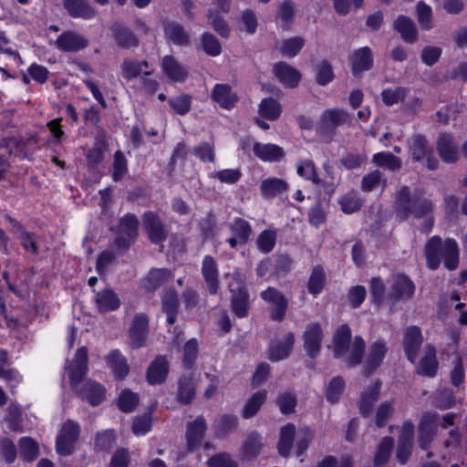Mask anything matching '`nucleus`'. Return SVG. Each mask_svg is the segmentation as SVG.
I'll list each match as a JSON object with an SVG mask.
<instances>
[{"label": "nucleus", "mask_w": 467, "mask_h": 467, "mask_svg": "<svg viewBox=\"0 0 467 467\" xmlns=\"http://www.w3.org/2000/svg\"><path fill=\"white\" fill-rule=\"evenodd\" d=\"M72 388L92 406L100 404L106 398V389L99 382L86 380L80 387L88 371V352L85 348L78 349L72 362L66 368Z\"/></svg>", "instance_id": "obj_1"}, {"label": "nucleus", "mask_w": 467, "mask_h": 467, "mask_svg": "<svg viewBox=\"0 0 467 467\" xmlns=\"http://www.w3.org/2000/svg\"><path fill=\"white\" fill-rule=\"evenodd\" d=\"M427 266L436 270L441 261L446 269L455 270L459 265V246L454 239H446L444 243L440 236H432L425 245Z\"/></svg>", "instance_id": "obj_2"}, {"label": "nucleus", "mask_w": 467, "mask_h": 467, "mask_svg": "<svg viewBox=\"0 0 467 467\" xmlns=\"http://www.w3.org/2000/svg\"><path fill=\"white\" fill-rule=\"evenodd\" d=\"M336 358H343L349 366L359 364L363 358L365 341L359 336L351 341V330L348 326L341 325L333 335L329 346Z\"/></svg>", "instance_id": "obj_3"}, {"label": "nucleus", "mask_w": 467, "mask_h": 467, "mask_svg": "<svg viewBox=\"0 0 467 467\" xmlns=\"http://www.w3.org/2000/svg\"><path fill=\"white\" fill-rule=\"evenodd\" d=\"M397 208L403 217L413 215L421 217L431 212L432 204L430 200L421 197L419 193L410 195L407 187H403L397 196Z\"/></svg>", "instance_id": "obj_4"}, {"label": "nucleus", "mask_w": 467, "mask_h": 467, "mask_svg": "<svg viewBox=\"0 0 467 467\" xmlns=\"http://www.w3.org/2000/svg\"><path fill=\"white\" fill-rule=\"evenodd\" d=\"M79 436L78 423L67 420L65 422L57 437V451L60 455H68L73 452L75 443Z\"/></svg>", "instance_id": "obj_5"}, {"label": "nucleus", "mask_w": 467, "mask_h": 467, "mask_svg": "<svg viewBox=\"0 0 467 467\" xmlns=\"http://www.w3.org/2000/svg\"><path fill=\"white\" fill-rule=\"evenodd\" d=\"M261 297L271 307V318L282 321L288 306V300L285 296L275 288L268 287L261 292Z\"/></svg>", "instance_id": "obj_6"}, {"label": "nucleus", "mask_w": 467, "mask_h": 467, "mask_svg": "<svg viewBox=\"0 0 467 467\" xmlns=\"http://www.w3.org/2000/svg\"><path fill=\"white\" fill-rule=\"evenodd\" d=\"M439 415L436 412H425L420 421L419 443L421 449L427 450L437 433Z\"/></svg>", "instance_id": "obj_7"}, {"label": "nucleus", "mask_w": 467, "mask_h": 467, "mask_svg": "<svg viewBox=\"0 0 467 467\" xmlns=\"http://www.w3.org/2000/svg\"><path fill=\"white\" fill-rule=\"evenodd\" d=\"M414 292L412 282L405 275H397L391 279L390 289L388 293L389 305L410 298Z\"/></svg>", "instance_id": "obj_8"}, {"label": "nucleus", "mask_w": 467, "mask_h": 467, "mask_svg": "<svg viewBox=\"0 0 467 467\" xmlns=\"http://www.w3.org/2000/svg\"><path fill=\"white\" fill-rule=\"evenodd\" d=\"M149 332V318L143 314H137L129 329L130 345L134 348H141L145 345Z\"/></svg>", "instance_id": "obj_9"}, {"label": "nucleus", "mask_w": 467, "mask_h": 467, "mask_svg": "<svg viewBox=\"0 0 467 467\" xmlns=\"http://www.w3.org/2000/svg\"><path fill=\"white\" fill-rule=\"evenodd\" d=\"M350 120L349 114L342 109H327L319 117L318 126L324 131H332Z\"/></svg>", "instance_id": "obj_10"}, {"label": "nucleus", "mask_w": 467, "mask_h": 467, "mask_svg": "<svg viewBox=\"0 0 467 467\" xmlns=\"http://www.w3.org/2000/svg\"><path fill=\"white\" fill-rule=\"evenodd\" d=\"M138 221L134 215L127 214L120 219L119 236L115 244L119 249H125L137 236Z\"/></svg>", "instance_id": "obj_11"}, {"label": "nucleus", "mask_w": 467, "mask_h": 467, "mask_svg": "<svg viewBox=\"0 0 467 467\" xmlns=\"http://www.w3.org/2000/svg\"><path fill=\"white\" fill-rule=\"evenodd\" d=\"M410 151L413 160L425 161L430 170H434L438 166V161L432 156L427 147L426 140L423 137L414 136L410 141Z\"/></svg>", "instance_id": "obj_12"}, {"label": "nucleus", "mask_w": 467, "mask_h": 467, "mask_svg": "<svg viewBox=\"0 0 467 467\" xmlns=\"http://www.w3.org/2000/svg\"><path fill=\"white\" fill-rule=\"evenodd\" d=\"M304 347L310 358H316L320 351V346L323 339V332L319 324L311 323L303 334Z\"/></svg>", "instance_id": "obj_13"}, {"label": "nucleus", "mask_w": 467, "mask_h": 467, "mask_svg": "<svg viewBox=\"0 0 467 467\" xmlns=\"http://www.w3.org/2000/svg\"><path fill=\"white\" fill-rule=\"evenodd\" d=\"M422 341L421 331L418 327L411 326L406 329L403 337V348L407 358L411 363L416 362L418 351L421 347Z\"/></svg>", "instance_id": "obj_14"}, {"label": "nucleus", "mask_w": 467, "mask_h": 467, "mask_svg": "<svg viewBox=\"0 0 467 467\" xmlns=\"http://www.w3.org/2000/svg\"><path fill=\"white\" fill-rule=\"evenodd\" d=\"M414 425L411 421H405L401 426L400 435L397 449V459L405 463L409 459L413 442Z\"/></svg>", "instance_id": "obj_15"}, {"label": "nucleus", "mask_w": 467, "mask_h": 467, "mask_svg": "<svg viewBox=\"0 0 467 467\" xmlns=\"http://www.w3.org/2000/svg\"><path fill=\"white\" fill-rule=\"evenodd\" d=\"M161 70L172 82H184L188 78V69L172 56H165L161 61Z\"/></svg>", "instance_id": "obj_16"}, {"label": "nucleus", "mask_w": 467, "mask_h": 467, "mask_svg": "<svg viewBox=\"0 0 467 467\" xmlns=\"http://www.w3.org/2000/svg\"><path fill=\"white\" fill-rule=\"evenodd\" d=\"M349 59L352 72L356 77H358L364 71L370 69L373 65L372 52L367 47L355 50L350 55Z\"/></svg>", "instance_id": "obj_17"}, {"label": "nucleus", "mask_w": 467, "mask_h": 467, "mask_svg": "<svg viewBox=\"0 0 467 467\" xmlns=\"http://www.w3.org/2000/svg\"><path fill=\"white\" fill-rule=\"evenodd\" d=\"M273 73L286 88L296 87L301 79L299 71L284 62L275 64Z\"/></svg>", "instance_id": "obj_18"}, {"label": "nucleus", "mask_w": 467, "mask_h": 467, "mask_svg": "<svg viewBox=\"0 0 467 467\" xmlns=\"http://www.w3.org/2000/svg\"><path fill=\"white\" fill-rule=\"evenodd\" d=\"M143 228L149 238L154 244L161 243L166 237V231L160 218L153 213H147L143 216Z\"/></svg>", "instance_id": "obj_19"}, {"label": "nucleus", "mask_w": 467, "mask_h": 467, "mask_svg": "<svg viewBox=\"0 0 467 467\" xmlns=\"http://www.w3.org/2000/svg\"><path fill=\"white\" fill-rule=\"evenodd\" d=\"M388 351L386 343L378 339L368 348L365 369L368 374L372 373L383 361Z\"/></svg>", "instance_id": "obj_20"}, {"label": "nucleus", "mask_w": 467, "mask_h": 467, "mask_svg": "<svg viewBox=\"0 0 467 467\" xmlns=\"http://www.w3.org/2000/svg\"><path fill=\"white\" fill-rule=\"evenodd\" d=\"M294 342L295 337L292 333L285 334L282 340L272 342L268 349V358L272 361L285 358L291 352Z\"/></svg>", "instance_id": "obj_21"}, {"label": "nucleus", "mask_w": 467, "mask_h": 467, "mask_svg": "<svg viewBox=\"0 0 467 467\" xmlns=\"http://www.w3.org/2000/svg\"><path fill=\"white\" fill-rule=\"evenodd\" d=\"M94 302L96 308L100 313L115 311L120 306L119 296L111 289L98 292L95 296Z\"/></svg>", "instance_id": "obj_22"}, {"label": "nucleus", "mask_w": 467, "mask_h": 467, "mask_svg": "<svg viewBox=\"0 0 467 467\" xmlns=\"http://www.w3.org/2000/svg\"><path fill=\"white\" fill-rule=\"evenodd\" d=\"M169 373V362L163 356L157 357L147 370V380L151 385L162 383Z\"/></svg>", "instance_id": "obj_23"}, {"label": "nucleus", "mask_w": 467, "mask_h": 467, "mask_svg": "<svg viewBox=\"0 0 467 467\" xmlns=\"http://www.w3.org/2000/svg\"><path fill=\"white\" fill-rule=\"evenodd\" d=\"M56 46L64 52H77L87 47V40L74 32H65L57 38Z\"/></svg>", "instance_id": "obj_24"}, {"label": "nucleus", "mask_w": 467, "mask_h": 467, "mask_svg": "<svg viewBox=\"0 0 467 467\" xmlns=\"http://www.w3.org/2000/svg\"><path fill=\"white\" fill-rule=\"evenodd\" d=\"M437 149L441 160L447 163L454 162L459 158V150L449 134H441L437 140Z\"/></svg>", "instance_id": "obj_25"}, {"label": "nucleus", "mask_w": 467, "mask_h": 467, "mask_svg": "<svg viewBox=\"0 0 467 467\" xmlns=\"http://www.w3.org/2000/svg\"><path fill=\"white\" fill-rule=\"evenodd\" d=\"M379 381L372 383L364 389L358 402L359 411L362 415L368 416L372 412L373 406L379 397Z\"/></svg>", "instance_id": "obj_26"}, {"label": "nucleus", "mask_w": 467, "mask_h": 467, "mask_svg": "<svg viewBox=\"0 0 467 467\" xmlns=\"http://www.w3.org/2000/svg\"><path fill=\"white\" fill-rule=\"evenodd\" d=\"M212 98L225 109L234 108L238 100L237 95L228 84H216L212 91Z\"/></svg>", "instance_id": "obj_27"}, {"label": "nucleus", "mask_w": 467, "mask_h": 467, "mask_svg": "<svg viewBox=\"0 0 467 467\" xmlns=\"http://www.w3.org/2000/svg\"><path fill=\"white\" fill-rule=\"evenodd\" d=\"M202 274L211 294H216L219 288L218 269L215 260L210 256H204L202 265Z\"/></svg>", "instance_id": "obj_28"}, {"label": "nucleus", "mask_w": 467, "mask_h": 467, "mask_svg": "<svg viewBox=\"0 0 467 467\" xmlns=\"http://www.w3.org/2000/svg\"><path fill=\"white\" fill-rule=\"evenodd\" d=\"M206 424L202 417H198L194 421L189 424L186 432L189 451H193L200 446L204 436Z\"/></svg>", "instance_id": "obj_29"}, {"label": "nucleus", "mask_w": 467, "mask_h": 467, "mask_svg": "<svg viewBox=\"0 0 467 467\" xmlns=\"http://www.w3.org/2000/svg\"><path fill=\"white\" fill-rule=\"evenodd\" d=\"M437 368L436 351L433 347L426 346L423 357L420 358L417 367V372L422 376L434 377Z\"/></svg>", "instance_id": "obj_30"}, {"label": "nucleus", "mask_w": 467, "mask_h": 467, "mask_svg": "<svg viewBox=\"0 0 467 467\" xmlns=\"http://www.w3.org/2000/svg\"><path fill=\"white\" fill-rule=\"evenodd\" d=\"M253 150L255 156L263 161H278L285 155L282 148L271 143L263 144L256 142L254 143Z\"/></svg>", "instance_id": "obj_31"}, {"label": "nucleus", "mask_w": 467, "mask_h": 467, "mask_svg": "<svg viewBox=\"0 0 467 467\" xmlns=\"http://www.w3.org/2000/svg\"><path fill=\"white\" fill-rule=\"evenodd\" d=\"M288 183L277 177H269L262 181L260 184V192L264 197L270 198L287 192Z\"/></svg>", "instance_id": "obj_32"}, {"label": "nucleus", "mask_w": 467, "mask_h": 467, "mask_svg": "<svg viewBox=\"0 0 467 467\" xmlns=\"http://www.w3.org/2000/svg\"><path fill=\"white\" fill-rule=\"evenodd\" d=\"M106 362L118 379H122L128 375L127 359L119 350L109 352L106 357Z\"/></svg>", "instance_id": "obj_33"}, {"label": "nucleus", "mask_w": 467, "mask_h": 467, "mask_svg": "<svg viewBox=\"0 0 467 467\" xmlns=\"http://www.w3.org/2000/svg\"><path fill=\"white\" fill-rule=\"evenodd\" d=\"M173 277L172 273L167 269H152L142 280V285L147 291H154L166 281Z\"/></svg>", "instance_id": "obj_34"}, {"label": "nucleus", "mask_w": 467, "mask_h": 467, "mask_svg": "<svg viewBox=\"0 0 467 467\" xmlns=\"http://www.w3.org/2000/svg\"><path fill=\"white\" fill-rule=\"evenodd\" d=\"M64 6L73 17L89 19L94 16V10L86 0H65Z\"/></svg>", "instance_id": "obj_35"}, {"label": "nucleus", "mask_w": 467, "mask_h": 467, "mask_svg": "<svg viewBox=\"0 0 467 467\" xmlns=\"http://www.w3.org/2000/svg\"><path fill=\"white\" fill-rule=\"evenodd\" d=\"M267 398V391L263 389L253 394L244 405L242 410V416L244 419H249L254 416L265 402Z\"/></svg>", "instance_id": "obj_36"}, {"label": "nucleus", "mask_w": 467, "mask_h": 467, "mask_svg": "<svg viewBox=\"0 0 467 467\" xmlns=\"http://www.w3.org/2000/svg\"><path fill=\"white\" fill-rule=\"evenodd\" d=\"M394 28L406 42L412 43L417 38L416 26L411 19L406 16H399L394 22Z\"/></svg>", "instance_id": "obj_37"}, {"label": "nucleus", "mask_w": 467, "mask_h": 467, "mask_svg": "<svg viewBox=\"0 0 467 467\" xmlns=\"http://www.w3.org/2000/svg\"><path fill=\"white\" fill-rule=\"evenodd\" d=\"M296 434L295 425L288 423L285 425L280 431V439L278 441V451L279 453L286 457L289 455L292 444Z\"/></svg>", "instance_id": "obj_38"}, {"label": "nucleus", "mask_w": 467, "mask_h": 467, "mask_svg": "<svg viewBox=\"0 0 467 467\" xmlns=\"http://www.w3.org/2000/svg\"><path fill=\"white\" fill-rule=\"evenodd\" d=\"M281 112L282 108L280 103L272 98L264 99L258 107L259 115L268 120L278 119Z\"/></svg>", "instance_id": "obj_39"}, {"label": "nucleus", "mask_w": 467, "mask_h": 467, "mask_svg": "<svg viewBox=\"0 0 467 467\" xmlns=\"http://www.w3.org/2000/svg\"><path fill=\"white\" fill-rule=\"evenodd\" d=\"M167 38L175 45L188 44L190 36L183 26L177 23H170L165 26Z\"/></svg>", "instance_id": "obj_40"}, {"label": "nucleus", "mask_w": 467, "mask_h": 467, "mask_svg": "<svg viewBox=\"0 0 467 467\" xmlns=\"http://www.w3.org/2000/svg\"><path fill=\"white\" fill-rule=\"evenodd\" d=\"M143 67L148 68V62H138L135 60H125L121 66L122 75L127 79L137 78L140 74L149 76L150 71H143Z\"/></svg>", "instance_id": "obj_41"}, {"label": "nucleus", "mask_w": 467, "mask_h": 467, "mask_svg": "<svg viewBox=\"0 0 467 467\" xmlns=\"http://www.w3.org/2000/svg\"><path fill=\"white\" fill-rule=\"evenodd\" d=\"M178 298L174 291H168L162 299V310L167 314V322L172 325L176 320Z\"/></svg>", "instance_id": "obj_42"}, {"label": "nucleus", "mask_w": 467, "mask_h": 467, "mask_svg": "<svg viewBox=\"0 0 467 467\" xmlns=\"http://www.w3.org/2000/svg\"><path fill=\"white\" fill-rule=\"evenodd\" d=\"M394 445V440L389 437L383 438L379 442L375 457L374 465L379 467L385 464L390 455L391 450Z\"/></svg>", "instance_id": "obj_43"}, {"label": "nucleus", "mask_w": 467, "mask_h": 467, "mask_svg": "<svg viewBox=\"0 0 467 467\" xmlns=\"http://www.w3.org/2000/svg\"><path fill=\"white\" fill-rule=\"evenodd\" d=\"M325 282L326 276L324 270L319 266L315 267L308 280V292L314 296H317L322 292Z\"/></svg>", "instance_id": "obj_44"}, {"label": "nucleus", "mask_w": 467, "mask_h": 467, "mask_svg": "<svg viewBox=\"0 0 467 467\" xmlns=\"http://www.w3.org/2000/svg\"><path fill=\"white\" fill-rule=\"evenodd\" d=\"M386 186V179L379 171H374L363 177L361 182V189L364 192H370L379 188L384 189Z\"/></svg>", "instance_id": "obj_45"}, {"label": "nucleus", "mask_w": 467, "mask_h": 467, "mask_svg": "<svg viewBox=\"0 0 467 467\" xmlns=\"http://www.w3.org/2000/svg\"><path fill=\"white\" fill-rule=\"evenodd\" d=\"M199 354V344L195 338L188 340L182 348V363L184 368H192Z\"/></svg>", "instance_id": "obj_46"}, {"label": "nucleus", "mask_w": 467, "mask_h": 467, "mask_svg": "<svg viewBox=\"0 0 467 467\" xmlns=\"http://www.w3.org/2000/svg\"><path fill=\"white\" fill-rule=\"evenodd\" d=\"M238 424V419L232 414L223 415L216 422V434L224 437L233 432Z\"/></svg>", "instance_id": "obj_47"}, {"label": "nucleus", "mask_w": 467, "mask_h": 467, "mask_svg": "<svg viewBox=\"0 0 467 467\" xmlns=\"http://www.w3.org/2000/svg\"><path fill=\"white\" fill-rule=\"evenodd\" d=\"M372 161L379 167L394 171L400 167L401 161L390 152H379L373 155Z\"/></svg>", "instance_id": "obj_48"}, {"label": "nucleus", "mask_w": 467, "mask_h": 467, "mask_svg": "<svg viewBox=\"0 0 467 467\" xmlns=\"http://www.w3.org/2000/svg\"><path fill=\"white\" fill-rule=\"evenodd\" d=\"M296 172L300 177L307 181H311L315 184L320 183L314 162L310 160L298 161L296 165Z\"/></svg>", "instance_id": "obj_49"}, {"label": "nucleus", "mask_w": 467, "mask_h": 467, "mask_svg": "<svg viewBox=\"0 0 467 467\" xmlns=\"http://www.w3.org/2000/svg\"><path fill=\"white\" fill-rule=\"evenodd\" d=\"M20 456L23 460L31 462L38 454V446L36 442L28 437L21 438L19 441Z\"/></svg>", "instance_id": "obj_50"}, {"label": "nucleus", "mask_w": 467, "mask_h": 467, "mask_svg": "<svg viewBox=\"0 0 467 467\" xmlns=\"http://www.w3.org/2000/svg\"><path fill=\"white\" fill-rule=\"evenodd\" d=\"M232 311L233 313L242 318L248 314V294L247 292H241L234 294L232 296Z\"/></svg>", "instance_id": "obj_51"}, {"label": "nucleus", "mask_w": 467, "mask_h": 467, "mask_svg": "<svg viewBox=\"0 0 467 467\" xmlns=\"http://www.w3.org/2000/svg\"><path fill=\"white\" fill-rule=\"evenodd\" d=\"M370 293L373 302H375L377 305H382L384 303L389 305L388 294L385 293V285L380 278L374 277L371 279Z\"/></svg>", "instance_id": "obj_52"}, {"label": "nucleus", "mask_w": 467, "mask_h": 467, "mask_svg": "<svg viewBox=\"0 0 467 467\" xmlns=\"http://www.w3.org/2000/svg\"><path fill=\"white\" fill-rule=\"evenodd\" d=\"M231 233L237 237L240 244H245L251 234L249 223L243 219H236L230 223Z\"/></svg>", "instance_id": "obj_53"}, {"label": "nucleus", "mask_w": 467, "mask_h": 467, "mask_svg": "<svg viewBox=\"0 0 467 467\" xmlns=\"http://www.w3.org/2000/svg\"><path fill=\"white\" fill-rule=\"evenodd\" d=\"M338 203L345 213H353L361 207L362 201L357 192H351L341 197Z\"/></svg>", "instance_id": "obj_54"}, {"label": "nucleus", "mask_w": 467, "mask_h": 467, "mask_svg": "<svg viewBox=\"0 0 467 467\" xmlns=\"http://www.w3.org/2000/svg\"><path fill=\"white\" fill-rule=\"evenodd\" d=\"M277 234L275 230L263 231L256 241L258 249L263 253H269L275 247Z\"/></svg>", "instance_id": "obj_55"}, {"label": "nucleus", "mask_w": 467, "mask_h": 467, "mask_svg": "<svg viewBox=\"0 0 467 467\" xmlns=\"http://www.w3.org/2000/svg\"><path fill=\"white\" fill-rule=\"evenodd\" d=\"M114 37L122 47H131L138 44V40L133 33L123 26H117L114 29Z\"/></svg>", "instance_id": "obj_56"}, {"label": "nucleus", "mask_w": 467, "mask_h": 467, "mask_svg": "<svg viewBox=\"0 0 467 467\" xmlns=\"http://www.w3.org/2000/svg\"><path fill=\"white\" fill-rule=\"evenodd\" d=\"M304 39L296 36L286 40H284L279 47L280 52L285 57H295L303 47Z\"/></svg>", "instance_id": "obj_57"}, {"label": "nucleus", "mask_w": 467, "mask_h": 467, "mask_svg": "<svg viewBox=\"0 0 467 467\" xmlns=\"http://www.w3.org/2000/svg\"><path fill=\"white\" fill-rule=\"evenodd\" d=\"M171 109L179 115H185L191 109L192 98L188 95L182 94L169 99Z\"/></svg>", "instance_id": "obj_58"}, {"label": "nucleus", "mask_w": 467, "mask_h": 467, "mask_svg": "<svg viewBox=\"0 0 467 467\" xmlns=\"http://www.w3.org/2000/svg\"><path fill=\"white\" fill-rule=\"evenodd\" d=\"M202 46L203 51L209 56L217 57L221 54L222 48L219 40L210 33L202 35Z\"/></svg>", "instance_id": "obj_59"}, {"label": "nucleus", "mask_w": 467, "mask_h": 467, "mask_svg": "<svg viewBox=\"0 0 467 467\" xmlns=\"http://www.w3.org/2000/svg\"><path fill=\"white\" fill-rule=\"evenodd\" d=\"M407 94V88L398 87L395 88L384 89L381 93L383 102L388 106H392L402 101Z\"/></svg>", "instance_id": "obj_60"}, {"label": "nucleus", "mask_w": 467, "mask_h": 467, "mask_svg": "<svg viewBox=\"0 0 467 467\" xmlns=\"http://www.w3.org/2000/svg\"><path fill=\"white\" fill-rule=\"evenodd\" d=\"M241 176L242 173L238 169H223L211 174L212 178L226 184H234L237 182Z\"/></svg>", "instance_id": "obj_61"}, {"label": "nucleus", "mask_w": 467, "mask_h": 467, "mask_svg": "<svg viewBox=\"0 0 467 467\" xmlns=\"http://www.w3.org/2000/svg\"><path fill=\"white\" fill-rule=\"evenodd\" d=\"M345 389V382L342 378L336 377L329 382L327 389V399L329 402L335 403Z\"/></svg>", "instance_id": "obj_62"}, {"label": "nucleus", "mask_w": 467, "mask_h": 467, "mask_svg": "<svg viewBox=\"0 0 467 467\" xmlns=\"http://www.w3.org/2000/svg\"><path fill=\"white\" fill-rule=\"evenodd\" d=\"M138 396L135 393L131 392L130 390L125 389L121 391L118 404L122 411L130 412L138 405Z\"/></svg>", "instance_id": "obj_63"}, {"label": "nucleus", "mask_w": 467, "mask_h": 467, "mask_svg": "<svg viewBox=\"0 0 467 467\" xmlns=\"http://www.w3.org/2000/svg\"><path fill=\"white\" fill-rule=\"evenodd\" d=\"M195 157L203 162H213L215 159L214 148L208 142H202L192 149Z\"/></svg>", "instance_id": "obj_64"}]
</instances>
